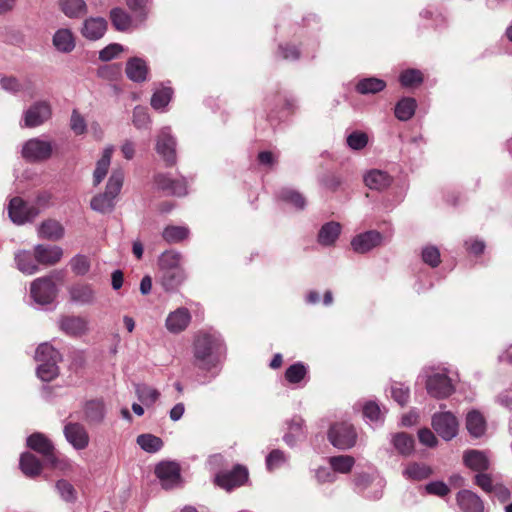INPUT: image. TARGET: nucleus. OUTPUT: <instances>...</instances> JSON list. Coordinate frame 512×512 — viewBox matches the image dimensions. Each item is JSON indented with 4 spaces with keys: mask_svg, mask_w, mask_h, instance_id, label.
Wrapping results in <instances>:
<instances>
[{
    "mask_svg": "<svg viewBox=\"0 0 512 512\" xmlns=\"http://www.w3.org/2000/svg\"><path fill=\"white\" fill-rule=\"evenodd\" d=\"M136 442L142 450L148 453H156L163 447L162 439L149 433L137 436Z\"/></svg>",
    "mask_w": 512,
    "mask_h": 512,
    "instance_id": "obj_47",
    "label": "nucleus"
},
{
    "mask_svg": "<svg viewBox=\"0 0 512 512\" xmlns=\"http://www.w3.org/2000/svg\"><path fill=\"white\" fill-rule=\"evenodd\" d=\"M50 116V105L45 101L36 102L24 112V126L37 127L48 120Z\"/></svg>",
    "mask_w": 512,
    "mask_h": 512,
    "instance_id": "obj_17",
    "label": "nucleus"
},
{
    "mask_svg": "<svg viewBox=\"0 0 512 512\" xmlns=\"http://www.w3.org/2000/svg\"><path fill=\"white\" fill-rule=\"evenodd\" d=\"M182 255L177 251H166L164 252L159 260L160 266L162 270L172 269V268H181L180 261Z\"/></svg>",
    "mask_w": 512,
    "mask_h": 512,
    "instance_id": "obj_58",
    "label": "nucleus"
},
{
    "mask_svg": "<svg viewBox=\"0 0 512 512\" xmlns=\"http://www.w3.org/2000/svg\"><path fill=\"white\" fill-rule=\"evenodd\" d=\"M319 182L323 188L336 192L342 184V179L339 175L329 172L321 176Z\"/></svg>",
    "mask_w": 512,
    "mask_h": 512,
    "instance_id": "obj_62",
    "label": "nucleus"
},
{
    "mask_svg": "<svg viewBox=\"0 0 512 512\" xmlns=\"http://www.w3.org/2000/svg\"><path fill=\"white\" fill-rule=\"evenodd\" d=\"M150 123V117L147 109L137 106L133 111V124L137 129L147 128Z\"/></svg>",
    "mask_w": 512,
    "mask_h": 512,
    "instance_id": "obj_63",
    "label": "nucleus"
},
{
    "mask_svg": "<svg viewBox=\"0 0 512 512\" xmlns=\"http://www.w3.org/2000/svg\"><path fill=\"white\" fill-rule=\"evenodd\" d=\"M341 225L338 222L330 221L323 224L317 235V242L324 247L335 244L341 233Z\"/></svg>",
    "mask_w": 512,
    "mask_h": 512,
    "instance_id": "obj_30",
    "label": "nucleus"
},
{
    "mask_svg": "<svg viewBox=\"0 0 512 512\" xmlns=\"http://www.w3.org/2000/svg\"><path fill=\"white\" fill-rule=\"evenodd\" d=\"M193 364L203 372L201 384H208L218 377L226 359L227 348L221 334L216 331H199L193 340Z\"/></svg>",
    "mask_w": 512,
    "mask_h": 512,
    "instance_id": "obj_1",
    "label": "nucleus"
},
{
    "mask_svg": "<svg viewBox=\"0 0 512 512\" xmlns=\"http://www.w3.org/2000/svg\"><path fill=\"white\" fill-rule=\"evenodd\" d=\"M55 490L59 497L66 503H75L77 500V491L74 486L65 479H60L55 483Z\"/></svg>",
    "mask_w": 512,
    "mask_h": 512,
    "instance_id": "obj_52",
    "label": "nucleus"
},
{
    "mask_svg": "<svg viewBox=\"0 0 512 512\" xmlns=\"http://www.w3.org/2000/svg\"><path fill=\"white\" fill-rule=\"evenodd\" d=\"M299 48L291 43L280 44L276 56L286 61H297L300 58Z\"/></svg>",
    "mask_w": 512,
    "mask_h": 512,
    "instance_id": "obj_57",
    "label": "nucleus"
},
{
    "mask_svg": "<svg viewBox=\"0 0 512 512\" xmlns=\"http://www.w3.org/2000/svg\"><path fill=\"white\" fill-rule=\"evenodd\" d=\"M328 440L335 448L348 450L355 446L357 433L352 424L347 422L335 423L328 431Z\"/></svg>",
    "mask_w": 512,
    "mask_h": 512,
    "instance_id": "obj_5",
    "label": "nucleus"
},
{
    "mask_svg": "<svg viewBox=\"0 0 512 512\" xmlns=\"http://www.w3.org/2000/svg\"><path fill=\"white\" fill-rule=\"evenodd\" d=\"M155 185L158 189L169 195L185 196L187 194V185L184 179H171L167 174L159 173L154 177Z\"/></svg>",
    "mask_w": 512,
    "mask_h": 512,
    "instance_id": "obj_19",
    "label": "nucleus"
},
{
    "mask_svg": "<svg viewBox=\"0 0 512 512\" xmlns=\"http://www.w3.org/2000/svg\"><path fill=\"white\" fill-rule=\"evenodd\" d=\"M35 259L39 264L54 265L62 257L63 251L58 246H46L38 244L35 246Z\"/></svg>",
    "mask_w": 512,
    "mask_h": 512,
    "instance_id": "obj_29",
    "label": "nucleus"
},
{
    "mask_svg": "<svg viewBox=\"0 0 512 512\" xmlns=\"http://www.w3.org/2000/svg\"><path fill=\"white\" fill-rule=\"evenodd\" d=\"M52 152V142L41 138H31L23 144L21 156L28 162H42L49 159Z\"/></svg>",
    "mask_w": 512,
    "mask_h": 512,
    "instance_id": "obj_7",
    "label": "nucleus"
},
{
    "mask_svg": "<svg viewBox=\"0 0 512 512\" xmlns=\"http://www.w3.org/2000/svg\"><path fill=\"white\" fill-rule=\"evenodd\" d=\"M363 416L371 425H380L384 420V413L375 401H368L363 406Z\"/></svg>",
    "mask_w": 512,
    "mask_h": 512,
    "instance_id": "obj_46",
    "label": "nucleus"
},
{
    "mask_svg": "<svg viewBox=\"0 0 512 512\" xmlns=\"http://www.w3.org/2000/svg\"><path fill=\"white\" fill-rule=\"evenodd\" d=\"M162 236L168 243H179L189 236V229L184 226H167Z\"/></svg>",
    "mask_w": 512,
    "mask_h": 512,
    "instance_id": "obj_54",
    "label": "nucleus"
},
{
    "mask_svg": "<svg viewBox=\"0 0 512 512\" xmlns=\"http://www.w3.org/2000/svg\"><path fill=\"white\" fill-rule=\"evenodd\" d=\"M57 292L52 276L37 278L31 283V297L40 306L51 304L55 300Z\"/></svg>",
    "mask_w": 512,
    "mask_h": 512,
    "instance_id": "obj_6",
    "label": "nucleus"
},
{
    "mask_svg": "<svg viewBox=\"0 0 512 512\" xmlns=\"http://www.w3.org/2000/svg\"><path fill=\"white\" fill-rule=\"evenodd\" d=\"M363 182L368 189L383 192L391 187L394 177L385 170L373 168L364 172Z\"/></svg>",
    "mask_w": 512,
    "mask_h": 512,
    "instance_id": "obj_13",
    "label": "nucleus"
},
{
    "mask_svg": "<svg viewBox=\"0 0 512 512\" xmlns=\"http://www.w3.org/2000/svg\"><path fill=\"white\" fill-rule=\"evenodd\" d=\"M123 181V170L114 169L106 184L105 192L98 194L91 199V209L101 214L111 212L115 206V198L121 191Z\"/></svg>",
    "mask_w": 512,
    "mask_h": 512,
    "instance_id": "obj_3",
    "label": "nucleus"
},
{
    "mask_svg": "<svg viewBox=\"0 0 512 512\" xmlns=\"http://www.w3.org/2000/svg\"><path fill=\"white\" fill-rule=\"evenodd\" d=\"M417 101L413 97H402L394 108L395 117L402 122L410 120L416 111Z\"/></svg>",
    "mask_w": 512,
    "mask_h": 512,
    "instance_id": "obj_35",
    "label": "nucleus"
},
{
    "mask_svg": "<svg viewBox=\"0 0 512 512\" xmlns=\"http://www.w3.org/2000/svg\"><path fill=\"white\" fill-rule=\"evenodd\" d=\"M431 425L435 432L445 441L453 439L458 433V420L450 411L433 414Z\"/></svg>",
    "mask_w": 512,
    "mask_h": 512,
    "instance_id": "obj_10",
    "label": "nucleus"
},
{
    "mask_svg": "<svg viewBox=\"0 0 512 512\" xmlns=\"http://www.w3.org/2000/svg\"><path fill=\"white\" fill-rule=\"evenodd\" d=\"M463 461L467 467L474 471H485L489 468V460L486 454L479 450H468L463 455Z\"/></svg>",
    "mask_w": 512,
    "mask_h": 512,
    "instance_id": "obj_38",
    "label": "nucleus"
},
{
    "mask_svg": "<svg viewBox=\"0 0 512 512\" xmlns=\"http://www.w3.org/2000/svg\"><path fill=\"white\" fill-rule=\"evenodd\" d=\"M390 394L395 402L404 406L410 399V388L403 383L393 382L390 386Z\"/></svg>",
    "mask_w": 512,
    "mask_h": 512,
    "instance_id": "obj_55",
    "label": "nucleus"
},
{
    "mask_svg": "<svg viewBox=\"0 0 512 512\" xmlns=\"http://www.w3.org/2000/svg\"><path fill=\"white\" fill-rule=\"evenodd\" d=\"M72 271L79 276H83L90 270V261L85 255H76L71 260Z\"/></svg>",
    "mask_w": 512,
    "mask_h": 512,
    "instance_id": "obj_61",
    "label": "nucleus"
},
{
    "mask_svg": "<svg viewBox=\"0 0 512 512\" xmlns=\"http://www.w3.org/2000/svg\"><path fill=\"white\" fill-rule=\"evenodd\" d=\"M289 458V455L284 451L280 449H274L266 456V468L270 472L282 468L288 464Z\"/></svg>",
    "mask_w": 512,
    "mask_h": 512,
    "instance_id": "obj_50",
    "label": "nucleus"
},
{
    "mask_svg": "<svg viewBox=\"0 0 512 512\" xmlns=\"http://www.w3.org/2000/svg\"><path fill=\"white\" fill-rule=\"evenodd\" d=\"M173 96V89L170 86L162 84L157 88L151 97V106L155 110L164 111L170 103Z\"/></svg>",
    "mask_w": 512,
    "mask_h": 512,
    "instance_id": "obj_43",
    "label": "nucleus"
},
{
    "mask_svg": "<svg viewBox=\"0 0 512 512\" xmlns=\"http://www.w3.org/2000/svg\"><path fill=\"white\" fill-rule=\"evenodd\" d=\"M59 327L66 335L80 337L89 330V321L81 316H63L59 320Z\"/></svg>",
    "mask_w": 512,
    "mask_h": 512,
    "instance_id": "obj_18",
    "label": "nucleus"
},
{
    "mask_svg": "<svg viewBox=\"0 0 512 512\" xmlns=\"http://www.w3.org/2000/svg\"><path fill=\"white\" fill-rule=\"evenodd\" d=\"M39 212L36 205L30 204L18 196L13 197L8 205L9 217L18 225L34 220Z\"/></svg>",
    "mask_w": 512,
    "mask_h": 512,
    "instance_id": "obj_9",
    "label": "nucleus"
},
{
    "mask_svg": "<svg viewBox=\"0 0 512 512\" xmlns=\"http://www.w3.org/2000/svg\"><path fill=\"white\" fill-rule=\"evenodd\" d=\"M155 474L165 489L172 488L180 479V467L175 462H161L155 468Z\"/></svg>",
    "mask_w": 512,
    "mask_h": 512,
    "instance_id": "obj_20",
    "label": "nucleus"
},
{
    "mask_svg": "<svg viewBox=\"0 0 512 512\" xmlns=\"http://www.w3.org/2000/svg\"><path fill=\"white\" fill-rule=\"evenodd\" d=\"M422 260L432 268H436L441 263L440 251L436 246L429 245L422 249Z\"/></svg>",
    "mask_w": 512,
    "mask_h": 512,
    "instance_id": "obj_59",
    "label": "nucleus"
},
{
    "mask_svg": "<svg viewBox=\"0 0 512 512\" xmlns=\"http://www.w3.org/2000/svg\"><path fill=\"white\" fill-rule=\"evenodd\" d=\"M70 127L76 135H82L87 130V124L84 117L76 109L72 111Z\"/></svg>",
    "mask_w": 512,
    "mask_h": 512,
    "instance_id": "obj_64",
    "label": "nucleus"
},
{
    "mask_svg": "<svg viewBox=\"0 0 512 512\" xmlns=\"http://www.w3.org/2000/svg\"><path fill=\"white\" fill-rule=\"evenodd\" d=\"M53 45L57 51L70 53L75 48V39L71 30L62 28L55 32L53 36Z\"/></svg>",
    "mask_w": 512,
    "mask_h": 512,
    "instance_id": "obj_37",
    "label": "nucleus"
},
{
    "mask_svg": "<svg viewBox=\"0 0 512 512\" xmlns=\"http://www.w3.org/2000/svg\"><path fill=\"white\" fill-rule=\"evenodd\" d=\"M428 395L442 400L450 397L456 390L458 374L446 366H427L421 371Z\"/></svg>",
    "mask_w": 512,
    "mask_h": 512,
    "instance_id": "obj_2",
    "label": "nucleus"
},
{
    "mask_svg": "<svg viewBox=\"0 0 512 512\" xmlns=\"http://www.w3.org/2000/svg\"><path fill=\"white\" fill-rule=\"evenodd\" d=\"M399 83L404 88L421 85L424 81L423 73L416 68H408L399 74Z\"/></svg>",
    "mask_w": 512,
    "mask_h": 512,
    "instance_id": "obj_45",
    "label": "nucleus"
},
{
    "mask_svg": "<svg viewBox=\"0 0 512 512\" xmlns=\"http://www.w3.org/2000/svg\"><path fill=\"white\" fill-rule=\"evenodd\" d=\"M383 235L377 230H369L354 236L351 247L358 254H365L382 243Z\"/></svg>",
    "mask_w": 512,
    "mask_h": 512,
    "instance_id": "obj_15",
    "label": "nucleus"
},
{
    "mask_svg": "<svg viewBox=\"0 0 512 512\" xmlns=\"http://www.w3.org/2000/svg\"><path fill=\"white\" fill-rule=\"evenodd\" d=\"M248 478V471L245 467L237 465L229 472H222L216 475L215 481L218 486L230 491L241 486Z\"/></svg>",
    "mask_w": 512,
    "mask_h": 512,
    "instance_id": "obj_16",
    "label": "nucleus"
},
{
    "mask_svg": "<svg viewBox=\"0 0 512 512\" xmlns=\"http://www.w3.org/2000/svg\"><path fill=\"white\" fill-rule=\"evenodd\" d=\"M38 232L42 238L57 241L64 236L65 230L59 221L49 219L41 223Z\"/></svg>",
    "mask_w": 512,
    "mask_h": 512,
    "instance_id": "obj_40",
    "label": "nucleus"
},
{
    "mask_svg": "<svg viewBox=\"0 0 512 512\" xmlns=\"http://www.w3.org/2000/svg\"><path fill=\"white\" fill-rule=\"evenodd\" d=\"M457 503L463 512H483L484 509L480 497L470 490L458 492Z\"/></svg>",
    "mask_w": 512,
    "mask_h": 512,
    "instance_id": "obj_31",
    "label": "nucleus"
},
{
    "mask_svg": "<svg viewBox=\"0 0 512 512\" xmlns=\"http://www.w3.org/2000/svg\"><path fill=\"white\" fill-rule=\"evenodd\" d=\"M148 65L143 58L132 57L126 63L125 73L133 82L141 83L147 80Z\"/></svg>",
    "mask_w": 512,
    "mask_h": 512,
    "instance_id": "obj_26",
    "label": "nucleus"
},
{
    "mask_svg": "<svg viewBox=\"0 0 512 512\" xmlns=\"http://www.w3.org/2000/svg\"><path fill=\"white\" fill-rule=\"evenodd\" d=\"M26 444L31 450L42 455L47 465L56 467L57 457L55 455V447L46 435L35 432L27 438Z\"/></svg>",
    "mask_w": 512,
    "mask_h": 512,
    "instance_id": "obj_11",
    "label": "nucleus"
},
{
    "mask_svg": "<svg viewBox=\"0 0 512 512\" xmlns=\"http://www.w3.org/2000/svg\"><path fill=\"white\" fill-rule=\"evenodd\" d=\"M70 300L77 305H91L95 302L96 293L91 284L77 283L69 288Z\"/></svg>",
    "mask_w": 512,
    "mask_h": 512,
    "instance_id": "obj_23",
    "label": "nucleus"
},
{
    "mask_svg": "<svg viewBox=\"0 0 512 512\" xmlns=\"http://www.w3.org/2000/svg\"><path fill=\"white\" fill-rule=\"evenodd\" d=\"M62 12L69 18H80L88 12L84 0H59Z\"/></svg>",
    "mask_w": 512,
    "mask_h": 512,
    "instance_id": "obj_41",
    "label": "nucleus"
},
{
    "mask_svg": "<svg viewBox=\"0 0 512 512\" xmlns=\"http://www.w3.org/2000/svg\"><path fill=\"white\" fill-rule=\"evenodd\" d=\"M355 458L351 455H336L328 458V464L332 467L335 475L349 474L355 466Z\"/></svg>",
    "mask_w": 512,
    "mask_h": 512,
    "instance_id": "obj_42",
    "label": "nucleus"
},
{
    "mask_svg": "<svg viewBox=\"0 0 512 512\" xmlns=\"http://www.w3.org/2000/svg\"><path fill=\"white\" fill-rule=\"evenodd\" d=\"M108 23L103 17H89L84 20L81 34L90 41L101 39L106 33Z\"/></svg>",
    "mask_w": 512,
    "mask_h": 512,
    "instance_id": "obj_21",
    "label": "nucleus"
},
{
    "mask_svg": "<svg viewBox=\"0 0 512 512\" xmlns=\"http://www.w3.org/2000/svg\"><path fill=\"white\" fill-rule=\"evenodd\" d=\"M357 489L362 492L366 498L378 500L382 497L385 487V480L378 474L361 473L354 479Z\"/></svg>",
    "mask_w": 512,
    "mask_h": 512,
    "instance_id": "obj_8",
    "label": "nucleus"
},
{
    "mask_svg": "<svg viewBox=\"0 0 512 512\" xmlns=\"http://www.w3.org/2000/svg\"><path fill=\"white\" fill-rule=\"evenodd\" d=\"M276 198L279 202L297 210H304L307 201L305 196L293 187H282L276 192Z\"/></svg>",
    "mask_w": 512,
    "mask_h": 512,
    "instance_id": "obj_22",
    "label": "nucleus"
},
{
    "mask_svg": "<svg viewBox=\"0 0 512 512\" xmlns=\"http://www.w3.org/2000/svg\"><path fill=\"white\" fill-rule=\"evenodd\" d=\"M84 419L89 424H101L106 416V405L103 400L93 399L83 407Z\"/></svg>",
    "mask_w": 512,
    "mask_h": 512,
    "instance_id": "obj_27",
    "label": "nucleus"
},
{
    "mask_svg": "<svg viewBox=\"0 0 512 512\" xmlns=\"http://www.w3.org/2000/svg\"><path fill=\"white\" fill-rule=\"evenodd\" d=\"M14 260L17 269L23 274L33 275L38 271L35 254L33 255L30 251L20 250L16 252Z\"/></svg>",
    "mask_w": 512,
    "mask_h": 512,
    "instance_id": "obj_33",
    "label": "nucleus"
},
{
    "mask_svg": "<svg viewBox=\"0 0 512 512\" xmlns=\"http://www.w3.org/2000/svg\"><path fill=\"white\" fill-rule=\"evenodd\" d=\"M113 147L108 146L103 150L101 158L97 161L96 167L93 173V185L98 186L108 173V169L111 164V158L113 154Z\"/></svg>",
    "mask_w": 512,
    "mask_h": 512,
    "instance_id": "obj_36",
    "label": "nucleus"
},
{
    "mask_svg": "<svg viewBox=\"0 0 512 512\" xmlns=\"http://www.w3.org/2000/svg\"><path fill=\"white\" fill-rule=\"evenodd\" d=\"M392 444L402 455H409L414 449V439L404 432L393 435Z\"/></svg>",
    "mask_w": 512,
    "mask_h": 512,
    "instance_id": "obj_51",
    "label": "nucleus"
},
{
    "mask_svg": "<svg viewBox=\"0 0 512 512\" xmlns=\"http://www.w3.org/2000/svg\"><path fill=\"white\" fill-rule=\"evenodd\" d=\"M466 428L474 438H480L486 432L487 424L484 416L478 410H472L466 415Z\"/></svg>",
    "mask_w": 512,
    "mask_h": 512,
    "instance_id": "obj_32",
    "label": "nucleus"
},
{
    "mask_svg": "<svg viewBox=\"0 0 512 512\" xmlns=\"http://www.w3.org/2000/svg\"><path fill=\"white\" fill-rule=\"evenodd\" d=\"M155 148L167 166H172L176 163V139L172 135L170 127H163L160 130Z\"/></svg>",
    "mask_w": 512,
    "mask_h": 512,
    "instance_id": "obj_12",
    "label": "nucleus"
},
{
    "mask_svg": "<svg viewBox=\"0 0 512 512\" xmlns=\"http://www.w3.org/2000/svg\"><path fill=\"white\" fill-rule=\"evenodd\" d=\"M126 4L135 15L136 24H145L149 14L148 0H126Z\"/></svg>",
    "mask_w": 512,
    "mask_h": 512,
    "instance_id": "obj_53",
    "label": "nucleus"
},
{
    "mask_svg": "<svg viewBox=\"0 0 512 512\" xmlns=\"http://www.w3.org/2000/svg\"><path fill=\"white\" fill-rule=\"evenodd\" d=\"M314 477L319 484L334 483L337 480V476L330 465L316 468Z\"/></svg>",
    "mask_w": 512,
    "mask_h": 512,
    "instance_id": "obj_60",
    "label": "nucleus"
},
{
    "mask_svg": "<svg viewBox=\"0 0 512 512\" xmlns=\"http://www.w3.org/2000/svg\"><path fill=\"white\" fill-rule=\"evenodd\" d=\"M110 20L113 27L120 32H126L138 28L143 24H136V18H132L124 9L116 7L110 11Z\"/></svg>",
    "mask_w": 512,
    "mask_h": 512,
    "instance_id": "obj_25",
    "label": "nucleus"
},
{
    "mask_svg": "<svg viewBox=\"0 0 512 512\" xmlns=\"http://www.w3.org/2000/svg\"><path fill=\"white\" fill-rule=\"evenodd\" d=\"M63 433L66 441L76 450H83L89 445V434L86 428L78 422L65 424Z\"/></svg>",
    "mask_w": 512,
    "mask_h": 512,
    "instance_id": "obj_14",
    "label": "nucleus"
},
{
    "mask_svg": "<svg viewBox=\"0 0 512 512\" xmlns=\"http://www.w3.org/2000/svg\"><path fill=\"white\" fill-rule=\"evenodd\" d=\"M135 393L138 400L145 406L153 405L160 397L157 389L143 383L135 384Z\"/></svg>",
    "mask_w": 512,
    "mask_h": 512,
    "instance_id": "obj_44",
    "label": "nucleus"
},
{
    "mask_svg": "<svg viewBox=\"0 0 512 512\" xmlns=\"http://www.w3.org/2000/svg\"><path fill=\"white\" fill-rule=\"evenodd\" d=\"M19 466L23 474L30 478H34L42 472L41 461L30 452H24L21 454Z\"/></svg>",
    "mask_w": 512,
    "mask_h": 512,
    "instance_id": "obj_34",
    "label": "nucleus"
},
{
    "mask_svg": "<svg viewBox=\"0 0 512 512\" xmlns=\"http://www.w3.org/2000/svg\"><path fill=\"white\" fill-rule=\"evenodd\" d=\"M62 356L51 344L45 342L38 346L35 360L39 363L37 376L44 382H50L59 374L58 362Z\"/></svg>",
    "mask_w": 512,
    "mask_h": 512,
    "instance_id": "obj_4",
    "label": "nucleus"
},
{
    "mask_svg": "<svg viewBox=\"0 0 512 512\" xmlns=\"http://www.w3.org/2000/svg\"><path fill=\"white\" fill-rule=\"evenodd\" d=\"M191 321V314L185 307H180L171 312L165 321L167 330L171 333H180L187 328Z\"/></svg>",
    "mask_w": 512,
    "mask_h": 512,
    "instance_id": "obj_24",
    "label": "nucleus"
},
{
    "mask_svg": "<svg viewBox=\"0 0 512 512\" xmlns=\"http://www.w3.org/2000/svg\"><path fill=\"white\" fill-rule=\"evenodd\" d=\"M387 86L385 80L370 76L363 77L357 80L354 89L360 95H374L382 92Z\"/></svg>",
    "mask_w": 512,
    "mask_h": 512,
    "instance_id": "obj_28",
    "label": "nucleus"
},
{
    "mask_svg": "<svg viewBox=\"0 0 512 512\" xmlns=\"http://www.w3.org/2000/svg\"><path fill=\"white\" fill-rule=\"evenodd\" d=\"M308 374V367L303 362L290 365L285 371V379L290 384H300Z\"/></svg>",
    "mask_w": 512,
    "mask_h": 512,
    "instance_id": "obj_48",
    "label": "nucleus"
},
{
    "mask_svg": "<svg viewBox=\"0 0 512 512\" xmlns=\"http://www.w3.org/2000/svg\"><path fill=\"white\" fill-rule=\"evenodd\" d=\"M185 280V272L182 268L162 270L161 284L166 291H173Z\"/></svg>",
    "mask_w": 512,
    "mask_h": 512,
    "instance_id": "obj_39",
    "label": "nucleus"
},
{
    "mask_svg": "<svg viewBox=\"0 0 512 512\" xmlns=\"http://www.w3.org/2000/svg\"><path fill=\"white\" fill-rule=\"evenodd\" d=\"M403 474L408 479L419 481L427 479L432 474V469L426 464L415 462L409 464Z\"/></svg>",
    "mask_w": 512,
    "mask_h": 512,
    "instance_id": "obj_49",
    "label": "nucleus"
},
{
    "mask_svg": "<svg viewBox=\"0 0 512 512\" xmlns=\"http://www.w3.org/2000/svg\"><path fill=\"white\" fill-rule=\"evenodd\" d=\"M348 147L354 151L364 149L368 144V135L362 131H353L346 137Z\"/></svg>",
    "mask_w": 512,
    "mask_h": 512,
    "instance_id": "obj_56",
    "label": "nucleus"
}]
</instances>
